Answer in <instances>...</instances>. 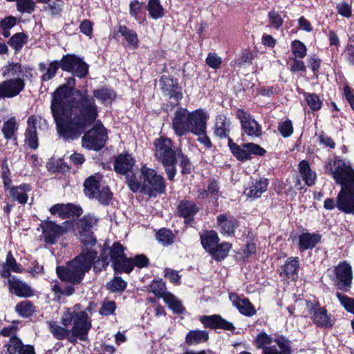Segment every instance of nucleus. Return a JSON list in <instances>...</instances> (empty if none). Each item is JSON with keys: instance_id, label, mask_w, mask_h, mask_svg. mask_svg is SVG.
<instances>
[{"instance_id": "7ed1b4c3", "label": "nucleus", "mask_w": 354, "mask_h": 354, "mask_svg": "<svg viewBox=\"0 0 354 354\" xmlns=\"http://www.w3.org/2000/svg\"><path fill=\"white\" fill-rule=\"evenodd\" d=\"M91 310L90 306L84 310L80 304H76L62 313L61 324L63 326L53 320L48 321L47 326L53 336L58 340L67 339L71 343H75L77 339L86 341L92 326L91 319L87 313Z\"/></svg>"}, {"instance_id": "ddd939ff", "label": "nucleus", "mask_w": 354, "mask_h": 354, "mask_svg": "<svg viewBox=\"0 0 354 354\" xmlns=\"http://www.w3.org/2000/svg\"><path fill=\"white\" fill-rule=\"evenodd\" d=\"M60 68L65 71L70 72L75 71V66H79L77 71V77L80 78L84 77L88 73V65L85 63L80 57L75 55L67 54L64 55L59 62Z\"/></svg>"}, {"instance_id": "412c9836", "label": "nucleus", "mask_w": 354, "mask_h": 354, "mask_svg": "<svg viewBox=\"0 0 354 354\" xmlns=\"http://www.w3.org/2000/svg\"><path fill=\"white\" fill-rule=\"evenodd\" d=\"M97 219L91 215H85L79 221V225L82 230L86 232L88 234V238L84 239V234L82 233L80 235V241L85 245H94L95 244V239L92 235L91 228L95 224Z\"/></svg>"}, {"instance_id": "5701e85b", "label": "nucleus", "mask_w": 354, "mask_h": 354, "mask_svg": "<svg viewBox=\"0 0 354 354\" xmlns=\"http://www.w3.org/2000/svg\"><path fill=\"white\" fill-rule=\"evenodd\" d=\"M6 346L7 351L9 354H36L33 346L24 344L21 340L17 337L10 338Z\"/></svg>"}, {"instance_id": "f257e3e1", "label": "nucleus", "mask_w": 354, "mask_h": 354, "mask_svg": "<svg viewBox=\"0 0 354 354\" xmlns=\"http://www.w3.org/2000/svg\"><path fill=\"white\" fill-rule=\"evenodd\" d=\"M53 93L50 109L58 134L64 140H75L93 124L98 110L87 90L75 89V79L69 77Z\"/></svg>"}, {"instance_id": "052dcab7", "label": "nucleus", "mask_w": 354, "mask_h": 354, "mask_svg": "<svg viewBox=\"0 0 354 354\" xmlns=\"http://www.w3.org/2000/svg\"><path fill=\"white\" fill-rule=\"evenodd\" d=\"M107 288L112 292L122 291L126 288L127 283L121 277H114L107 283Z\"/></svg>"}, {"instance_id": "4be33fe9", "label": "nucleus", "mask_w": 354, "mask_h": 354, "mask_svg": "<svg viewBox=\"0 0 354 354\" xmlns=\"http://www.w3.org/2000/svg\"><path fill=\"white\" fill-rule=\"evenodd\" d=\"M31 189V186L29 184L22 183L18 186L10 187L8 192L12 201L25 205L28 201V193L30 192Z\"/></svg>"}, {"instance_id": "864d4df0", "label": "nucleus", "mask_w": 354, "mask_h": 354, "mask_svg": "<svg viewBox=\"0 0 354 354\" xmlns=\"http://www.w3.org/2000/svg\"><path fill=\"white\" fill-rule=\"evenodd\" d=\"M93 96L102 102H106L114 98L115 93L113 90L106 88H101L93 91Z\"/></svg>"}, {"instance_id": "09e8293b", "label": "nucleus", "mask_w": 354, "mask_h": 354, "mask_svg": "<svg viewBox=\"0 0 354 354\" xmlns=\"http://www.w3.org/2000/svg\"><path fill=\"white\" fill-rule=\"evenodd\" d=\"M17 24V19L12 16H8L0 20V30L1 35L7 38L10 35V30Z\"/></svg>"}, {"instance_id": "6e6d98bb", "label": "nucleus", "mask_w": 354, "mask_h": 354, "mask_svg": "<svg viewBox=\"0 0 354 354\" xmlns=\"http://www.w3.org/2000/svg\"><path fill=\"white\" fill-rule=\"evenodd\" d=\"M46 167L48 169L52 172L63 171L66 167L67 169H69L68 166L64 164L63 158H58L56 159L55 157H53L50 159V160L47 163Z\"/></svg>"}, {"instance_id": "ea45409f", "label": "nucleus", "mask_w": 354, "mask_h": 354, "mask_svg": "<svg viewBox=\"0 0 354 354\" xmlns=\"http://www.w3.org/2000/svg\"><path fill=\"white\" fill-rule=\"evenodd\" d=\"M232 248V245L227 242H223L217 244L212 251L209 252L213 259L217 261L223 260L227 255Z\"/></svg>"}, {"instance_id": "7c9ffc66", "label": "nucleus", "mask_w": 354, "mask_h": 354, "mask_svg": "<svg viewBox=\"0 0 354 354\" xmlns=\"http://www.w3.org/2000/svg\"><path fill=\"white\" fill-rule=\"evenodd\" d=\"M299 172L305 185L312 186L315 183L317 175L310 167L309 163L306 160H302L298 165Z\"/></svg>"}, {"instance_id": "338daca9", "label": "nucleus", "mask_w": 354, "mask_h": 354, "mask_svg": "<svg viewBox=\"0 0 354 354\" xmlns=\"http://www.w3.org/2000/svg\"><path fill=\"white\" fill-rule=\"evenodd\" d=\"M116 308L115 303L113 301H105L103 302L100 310L102 315L108 316L112 315Z\"/></svg>"}, {"instance_id": "49530a36", "label": "nucleus", "mask_w": 354, "mask_h": 354, "mask_svg": "<svg viewBox=\"0 0 354 354\" xmlns=\"http://www.w3.org/2000/svg\"><path fill=\"white\" fill-rule=\"evenodd\" d=\"M27 41L28 36L24 32H17L10 38L8 44L16 52H19Z\"/></svg>"}, {"instance_id": "4468645a", "label": "nucleus", "mask_w": 354, "mask_h": 354, "mask_svg": "<svg viewBox=\"0 0 354 354\" xmlns=\"http://www.w3.org/2000/svg\"><path fill=\"white\" fill-rule=\"evenodd\" d=\"M236 117L239 119L243 131L252 137H259L262 134L261 125L246 111L239 109Z\"/></svg>"}, {"instance_id": "9d476101", "label": "nucleus", "mask_w": 354, "mask_h": 354, "mask_svg": "<svg viewBox=\"0 0 354 354\" xmlns=\"http://www.w3.org/2000/svg\"><path fill=\"white\" fill-rule=\"evenodd\" d=\"M73 225L71 221H65L61 225L51 221L42 222L41 227L44 242L48 244H54L57 239L71 229Z\"/></svg>"}, {"instance_id": "dca6fc26", "label": "nucleus", "mask_w": 354, "mask_h": 354, "mask_svg": "<svg viewBox=\"0 0 354 354\" xmlns=\"http://www.w3.org/2000/svg\"><path fill=\"white\" fill-rule=\"evenodd\" d=\"M335 282L341 290L346 289L351 286L353 274L351 266L346 261L340 262L335 268Z\"/></svg>"}, {"instance_id": "f3484780", "label": "nucleus", "mask_w": 354, "mask_h": 354, "mask_svg": "<svg viewBox=\"0 0 354 354\" xmlns=\"http://www.w3.org/2000/svg\"><path fill=\"white\" fill-rule=\"evenodd\" d=\"M228 146L233 155H264L266 153L263 148L254 143L244 144L242 147H240L230 137H228Z\"/></svg>"}, {"instance_id": "6e6552de", "label": "nucleus", "mask_w": 354, "mask_h": 354, "mask_svg": "<svg viewBox=\"0 0 354 354\" xmlns=\"http://www.w3.org/2000/svg\"><path fill=\"white\" fill-rule=\"evenodd\" d=\"M84 192L89 198L96 199L103 205H108L111 199L112 194L107 186L101 185L99 176H91L84 183Z\"/></svg>"}, {"instance_id": "1a4fd4ad", "label": "nucleus", "mask_w": 354, "mask_h": 354, "mask_svg": "<svg viewBox=\"0 0 354 354\" xmlns=\"http://www.w3.org/2000/svg\"><path fill=\"white\" fill-rule=\"evenodd\" d=\"M107 138L106 129L99 122L82 136V147L89 150L99 151L104 147Z\"/></svg>"}, {"instance_id": "c85d7f7f", "label": "nucleus", "mask_w": 354, "mask_h": 354, "mask_svg": "<svg viewBox=\"0 0 354 354\" xmlns=\"http://www.w3.org/2000/svg\"><path fill=\"white\" fill-rule=\"evenodd\" d=\"M230 301L238 308L239 312L246 316H252L256 313L254 307L247 299H240L236 294H230Z\"/></svg>"}, {"instance_id": "0eeeda50", "label": "nucleus", "mask_w": 354, "mask_h": 354, "mask_svg": "<svg viewBox=\"0 0 354 354\" xmlns=\"http://www.w3.org/2000/svg\"><path fill=\"white\" fill-rule=\"evenodd\" d=\"M140 179L142 180V192L150 197H156L158 194L165 193L166 184L165 179L157 171L146 164H142L140 169Z\"/></svg>"}, {"instance_id": "79ce46f5", "label": "nucleus", "mask_w": 354, "mask_h": 354, "mask_svg": "<svg viewBox=\"0 0 354 354\" xmlns=\"http://www.w3.org/2000/svg\"><path fill=\"white\" fill-rule=\"evenodd\" d=\"M163 300L174 313L180 314L183 313L185 309L181 301L171 293L167 292L164 296Z\"/></svg>"}, {"instance_id": "aec40b11", "label": "nucleus", "mask_w": 354, "mask_h": 354, "mask_svg": "<svg viewBox=\"0 0 354 354\" xmlns=\"http://www.w3.org/2000/svg\"><path fill=\"white\" fill-rule=\"evenodd\" d=\"M200 321L206 328L212 329L222 328L227 330H234V326L232 323L226 321L218 315L203 316L200 318Z\"/></svg>"}, {"instance_id": "4d7b16f0", "label": "nucleus", "mask_w": 354, "mask_h": 354, "mask_svg": "<svg viewBox=\"0 0 354 354\" xmlns=\"http://www.w3.org/2000/svg\"><path fill=\"white\" fill-rule=\"evenodd\" d=\"M304 95L307 104L313 111H318L322 108V102L317 94L305 93Z\"/></svg>"}, {"instance_id": "20e7f679", "label": "nucleus", "mask_w": 354, "mask_h": 354, "mask_svg": "<svg viewBox=\"0 0 354 354\" xmlns=\"http://www.w3.org/2000/svg\"><path fill=\"white\" fill-rule=\"evenodd\" d=\"M326 170L342 187L337 197L338 209L346 214H354V169L335 157L328 162Z\"/></svg>"}, {"instance_id": "cd10ccee", "label": "nucleus", "mask_w": 354, "mask_h": 354, "mask_svg": "<svg viewBox=\"0 0 354 354\" xmlns=\"http://www.w3.org/2000/svg\"><path fill=\"white\" fill-rule=\"evenodd\" d=\"M198 209L194 203L189 201H182L178 206V214L189 224L192 223L193 217L198 213Z\"/></svg>"}, {"instance_id": "13d9d810", "label": "nucleus", "mask_w": 354, "mask_h": 354, "mask_svg": "<svg viewBox=\"0 0 354 354\" xmlns=\"http://www.w3.org/2000/svg\"><path fill=\"white\" fill-rule=\"evenodd\" d=\"M336 295L341 305L345 310L354 314V299L339 292H337Z\"/></svg>"}, {"instance_id": "f8f14e48", "label": "nucleus", "mask_w": 354, "mask_h": 354, "mask_svg": "<svg viewBox=\"0 0 354 354\" xmlns=\"http://www.w3.org/2000/svg\"><path fill=\"white\" fill-rule=\"evenodd\" d=\"M28 127L25 132V142L32 149H37L39 147L38 136L36 125L39 124V127L41 130H47L48 123L46 121H37L35 115H30L27 120Z\"/></svg>"}, {"instance_id": "2eb2a0df", "label": "nucleus", "mask_w": 354, "mask_h": 354, "mask_svg": "<svg viewBox=\"0 0 354 354\" xmlns=\"http://www.w3.org/2000/svg\"><path fill=\"white\" fill-rule=\"evenodd\" d=\"M25 88L24 80L12 78L0 83V100L12 98L19 95Z\"/></svg>"}, {"instance_id": "b1692460", "label": "nucleus", "mask_w": 354, "mask_h": 354, "mask_svg": "<svg viewBox=\"0 0 354 354\" xmlns=\"http://www.w3.org/2000/svg\"><path fill=\"white\" fill-rule=\"evenodd\" d=\"M268 181L266 178H261L251 182L248 187L245 189L244 194L248 197L255 199L261 196L262 194L267 190Z\"/></svg>"}, {"instance_id": "423d86ee", "label": "nucleus", "mask_w": 354, "mask_h": 354, "mask_svg": "<svg viewBox=\"0 0 354 354\" xmlns=\"http://www.w3.org/2000/svg\"><path fill=\"white\" fill-rule=\"evenodd\" d=\"M254 344L257 349H262V354H292L290 344L287 339L283 337L272 338L263 331L257 335Z\"/></svg>"}, {"instance_id": "c756f323", "label": "nucleus", "mask_w": 354, "mask_h": 354, "mask_svg": "<svg viewBox=\"0 0 354 354\" xmlns=\"http://www.w3.org/2000/svg\"><path fill=\"white\" fill-rule=\"evenodd\" d=\"M156 155H180L181 151L178 152L169 138H160L154 141Z\"/></svg>"}, {"instance_id": "f03ea898", "label": "nucleus", "mask_w": 354, "mask_h": 354, "mask_svg": "<svg viewBox=\"0 0 354 354\" xmlns=\"http://www.w3.org/2000/svg\"><path fill=\"white\" fill-rule=\"evenodd\" d=\"M97 254L96 251L90 249L68 262L66 267H57L56 271L59 278L62 281L78 283L93 264L97 272L106 269L110 262L115 272H131V261L125 257L124 248L120 243L115 242L111 247L104 248L99 259L95 261Z\"/></svg>"}, {"instance_id": "a211bd4d", "label": "nucleus", "mask_w": 354, "mask_h": 354, "mask_svg": "<svg viewBox=\"0 0 354 354\" xmlns=\"http://www.w3.org/2000/svg\"><path fill=\"white\" fill-rule=\"evenodd\" d=\"M159 82L160 88L165 95L177 100L183 98L181 87L178 86L176 81L163 75L161 77Z\"/></svg>"}, {"instance_id": "5fc2aeb1", "label": "nucleus", "mask_w": 354, "mask_h": 354, "mask_svg": "<svg viewBox=\"0 0 354 354\" xmlns=\"http://www.w3.org/2000/svg\"><path fill=\"white\" fill-rule=\"evenodd\" d=\"M151 292L158 297L164 298L167 295L166 286L165 282L162 279L153 280L150 285Z\"/></svg>"}, {"instance_id": "0e129e2a", "label": "nucleus", "mask_w": 354, "mask_h": 354, "mask_svg": "<svg viewBox=\"0 0 354 354\" xmlns=\"http://www.w3.org/2000/svg\"><path fill=\"white\" fill-rule=\"evenodd\" d=\"M130 174H128L127 175H125L127 177V183L129 189L133 192H136L139 190L142 192V180L140 179V181H139L136 176H130Z\"/></svg>"}, {"instance_id": "a18cd8bd", "label": "nucleus", "mask_w": 354, "mask_h": 354, "mask_svg": "<svg viewBox=\"0 0 354 354\" xmlns=\"http://www.w3.org/2000/svg\"><path fill=\"white\" fill-rule=\"evenodd\" d=\"M118 32L123 36L129 45L133 48H137L138 46V37L136 32L127 28L126 26H120Z\"/></svg>"}, {"instance_id": "39448f33", "label": "nucleus", "mask_w": 354, "mask_h": 354, "mask_svg": "<svg viewBox=\"0 0 354 354\" xmlns=\"http://www.w3.org/2000/svg\"><path fill=\"white\" fill-rule=\"evenodd\" d=\"M207 113L201 109L192 112L185 108L178 109L172 118V129L178 136H183L191 132L203 135L206 132Z\"/></svg>"}, {"instance_id": "a878e982", "label": "nucleus", "mask_w": 354, "mask_h": 354, "mask_svg": "<svg viewBox=\"0 0 354 354\" xmlns=\"http://www.w3.org/2000/svg\"><path fill=\"white\" fill-rule=\"evenodd\" d=\"M135 162L136 160L131 156H117L113 164L114 170L122 175L133 174Z\"/></svg>"}, {"instance_id": "e2e57ef3", "label": "nucleus", "mask_w": 354, "mask_h": 354, "mask_svg": "<svg viewBox=\"0 0 354 354\" xmlns=\"http://www.w3.org/2000/svg\"><path fill=\"white\" fill-rule=\"evenodd\" d=\"M278 130L283 138L290 136L293 133L292 123L290 120H286L280 123L278 126Z\"/></svg>"}, {"instance_id": "9b49d317", "label": "nucleus", "mask_w": 354, "mask_h": 354, "mask_svg": "<svg viewBox=\"0 0 354 354\" xmlns=\"http://www.w3.org/2000/svg\"><path fill=\"white\" fill-rule=\"evenodd\" d=\"M309 313L314 323L319 327L332 328L335 321L327 310L321 307L318 303L313 304L310 301H305Z\"/></svg>"}, {"instance_id": "774afa93", "label": "nucleus", "mask_w": 354, "mask_h": 354, "mask_svg": "<svg viewBox=\"0 0 354 354\" xmlns=\"http://www.w3.org/2000/svg\"><path fill=\"white\" fill-rule=\"evenodd\" d=\"M222 62L221 58L216 53H210L206 58V64L214 69H217L220 67Z\"/></svg>"}, {"instance_id": "8fccbe9b", "label": "nucleus", "mask_w": 354, "mask_h": 354, "mask_svg": "<svg viewBox=\"0 0 354 354\" xmlns=\"http://www.w3.org/2000/svg\"><path fill=\"white\" fill-rule=\"evenodd\" d=\"M2 75L7 76H16L22 73L21 65L19 63L8 62L1 69Z\"/></svg>"}, {"instance_id": "37998d69", "label": "nucleus", "mask_w": 354, "mask_h": 354, "mask_svg": "<svg viewBox=\"0 0 354 354\" xmlns=\"http://www.w3.org/2000/svg\"><path fill=\"white\" fill-rule=\"evenodd\" d=\"M15 311L22 317H29L35 311V306L28 300H24L15 306Z\"/></svg>"}, {"instance_id": "393cba45", "label": "nucleus", "mask_w": 354, "mask_h": 354, "mask_svg": "<svg viewBox=\"0 0 354 354\" xmlns=\"http://www.w3.org/2000/svg\"><path fill=\"white\" fill-rule=\"evenodd\" d=\"M80 211L81 209L71 203L56 204L50 209V214H57L62 218H69L73 215H80Z\"/></svg>"}, {"instance_id": "3c124183", "label": "nucleus", "mask_w": 354, "mask_h": 354, "mask_svg": "<svg viewBox=\"0 0 354 354\" xmlns=\"http://www.w3.org/2000/svg\"><path fill=\"white\" fill-rule=\"evenodd\" d=\"M292 53L295 58L302 59L307 54V48L303 42L299 40H294L291 44Z\"/></svg>"}, {"instance_id": "c03bdc74", "label": "nucleus", "mask_w": 354, "mask_h": 354, "mask_svg": "<svg viewBox=\"0 0 354 354\" xmlns=\"http://www.w3.org/2000/svg\"><path fill=\"white\" fill-rule=\"evenodd\" d=\"M147 10L150 17L153 19H158L164 16V8L159 0H149Z\"/></svg>"}, {"instance_id": "473e14b6", "label": "nucleus", "mask_w": 354, "mask_h": 354, "mask_svg": "<svg viewBox=\"0 0 354 354\" xmlns=\"http://www.w3.org/2000/svg\"><path fill=\"white\" fill-rule=\"evenodd\" d=\"M231 122L225 115H220L216 119L214 133L216 136L224 138L228 136Z\"/></svg>"}, {"instance_id": "6ab92c4d", "label": "nucleus", "mask_w": 354, "mask_h": 354, "mask_svg": "<svg viewBox=\"0 0 354 354\" xmlns=\"http://www.w3.org/2000/svg\"><path fill=\"white\" fill-rule=\"evenodd\" d=\"M9 290L20 297H30L35 295L34 290L26 283L19 280L16 277L8 279Z\"/></svg>"}, {"instance_id": "4c0bfd02", "label": "nucleus", "mask_w": 354, "mask_h": 354, "mask_svg": "<svg viewBox=\"0 0 354 354\" xmlns=\"http://www.w3.org/2000/svg\"><path fill=\"white\" fill-rule=\"evenodd\" d=\"M208 339V333L203 330H192L185 336V343L187 345H197L205 343Z\"/></svg>"}, {"instance_id": "2f4dec72", "label": "nucleus", "mask_w": 354, "mask_h": 354, "mask_svg": "<svg viewBox=\"0 0 354 354\" xmlns=\"http://www.w3.org/2000/svg\"><path fill=\"white\" fill-rule=\"evenodd\" d=\"M299 269V257L288 258L282 267L281 276H286L287 278L295 279L297 277Z\"/></svg>"}, {"instance_id": "603ef678", "label": "nucleus", "mask_w": 354, "mask_h": 354, "mask_svg": "<svg viewBox=\"0 0 354 354\" xmlns=\"http://www.w3.org/2000/svg\"><path fill=\"white\" fill-rule=\"evenodd\" d=\"M156 239L162 245H169L174 242V234L170 230L160 229L156 233Z\"/></svg>"}, {"instance_id": "69168bd1", "label": "nucleus", "mask_w": 354, "mask_h": 354, "mask_svg": "<svg viewBox=\"0 0 354 354\" xmlns=\"http://www.w3.org/2000/svg\"><path fill=\"white\" fill-rule=\"evenodd\" d=\"M268 18L271 25L277 29L282 26L283 20L279 12L272 10L268 13Z\"/></svg>"}, {"instance_id": "bf43d9fd", "label": "nucleus", "mask_w": 354, "mask_h": 354, "mask_svg": "<svg viewBox=\"0 0 354 354\" xmlns=\"http://www.w3.org/2000/svg\"><path fill=\"white\" fill-rule=\"evenodd\" d=\"M17 10L21 13H32L35 8V3L32 0H17Z\"/></svg>"}, {"instance_id": "58836bf2", "label": "nucleus", "mask_w": 354, "mask_h": 354, "mask_svg": "<svg viewBox=\"0 0 354 354\" xmlns=\"http://www.w3.org/2000/svg\"><path fill=\"white\" fill-rule=\"evenodd\" d=\"M129 15L138 23L141 24L145 19V12L142 3L133 0L129 3Z\"/></svg>"}, {"instance_id": "c9c22d12", "label": "nucleus", "mask_w": 354, "mask_h": 354, "mask_svg": "<svg viewBox=\"0 0 354 354\" xmlns=\"http://www.w3.org/2000/svg\"><path fill=\"white\" fill-rule=\"evenodd\" d=\"M22 270L23 268H21V266L17 263L12 253L9 252L6 257V261L2 266L1 276L5 278H8L9 279L10 277H12L10 274L11 271L20 273L22 272Z\"/></svg>"}, {"instance_id": "f704fd0d", "label": "nucleus", "mask_w": 354, "mask_h": 354, "mask_svg": "<svg viewBox=\"0 0 354 354\" xmlns=\"http://www.w3.org/2000/svg\"><path fill=\"white\" fill-rule=\"evenodd\" d=\"M201 244L203 248L207 252H210L217 245L219 241L218 234L214 230L205 231L200 235Z\"/></svg>"}, {"instance_id": "72a5a7b5", "label": "nucleus", "mask_w": 354, "mask_h": 354, "mask_svg": "<svg viewBox=\"0 0 354 354\" xmlns=\"http://www.w3.org/2000/svg\"><path fill=\"white\" fill-rule=\"evenodd\" d=\"M59 67L58 61H52L48 64L43 62L39 63V71L43 73L41 80L42 82H48L52 80L56 75Z\"/></svg>"}, {"instance_id": "e433bc0d", "label": "nucleus", "mask_w": 354, "mask_h": 354, "mask_svg": "<svg viewBox=\"0 0 354 354\" xmlns=\"http://www.w3.org/2000/svg\"><path fill=\"white\" fill-rule=\"evenodd\" d=\"M321 235L315 233H302L299 236V245L303 250L312 249L320 241Z\"/></svg>"}, {"instance_id": "de8ad7c7", "label": "nucleus", "mask_w": 354, "mask_h": 354, "mask_svg": "<svg viewBox=\"0 0 354 354\" xmlns=\"http://www.w3.org/2000/svg\"><path fill=\"white\" fill-rule=\"evenodd\" d=\"M18 129V124L15 117H11L6 121L2 127L1 131L6 139H11Z\"/></svg>"}, {"instance_id": "bb28decb", "label": "nucleus", "mask_w": 354, "mask_h": 354, "mask_svg": "<svg viewBox=\"0 0 354 354\" xmlns=\"http://www.w3.org/2000/svg\"><path fill=\"white\" fill-rule=\"evenodd\" d=\"M217 224L222 234L232 235L238 226L236 219L227 214H220L217 216Z\"/></svg>"}, {"instance_id": "680f3d73", "label": "nucleus", "mask_w": 354, "mask_h": 354, "mask_svg": "<svg viewBox=\"0 0 354 354\" xmlns=\"http://www.w3.org/2000/svg\"><path fill=\"white\" fill-rule=\"evenodd\" d=\"M131 261V272L133 270L134 267H138L139 268L147 267L149 264L148 258L143 255H136L134 258H129Z\"/></svg>"}, {"instance_id": "a19ab883", "label": "nucleus", "mask_w": 354, "mask_h": 354, "mask_svg": "<svg viewBox=\"0 0 354 354\" xmlns=\"http://www.w3.org/2000/svg\"><path fill=\"white\" fill-rule=\"evenodd\" d=\"M176 156H159L158 160L162 162L168 179L172 180L176 174Z\"/></svg>"}]
</instances>
